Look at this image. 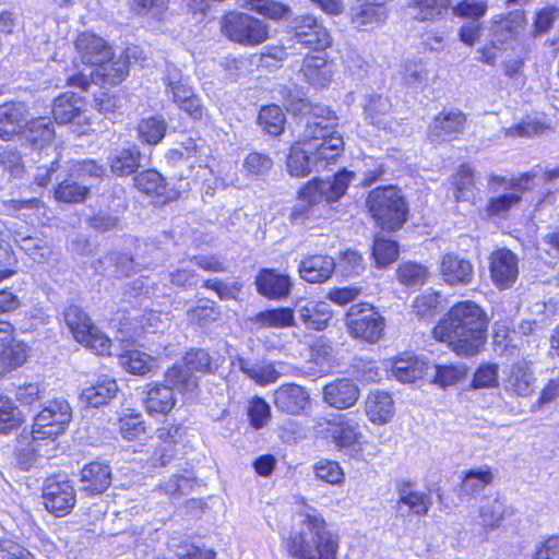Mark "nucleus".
Here are the masks:
<instances>
[{"mask_svg":"<svg viewBox=\"0 0 559 559\" xmlns=\"http://www.w3.org/2000/svg\"><path fill=\"white\" fill-rule=\"evenodd\" d=\"M118 385L114 378L106 374L98 377L95 384L82 391V399L93 407H99L107 404L116 396Z\"/></svg>","mask_w":559,"mask_h":559,"instance_id":"72a5a7b5","label":"nucleus"},{"mask_svg":"<svg viewBox=\"0 0 559 559\" xmlns=\"http://www.w3.org/2000/svg\"><path fill=\"white\" fill-rule=\"evenodd\" d=\"M359 397V389L353 380L337 379L323 388V399L332 407L345 409L353 406Z\"/></svg>","mask_w":559,"mask_h":559,"instance_id":"a878e982","label":"nucleus"},{"mask_svg":"<svg viewBox=\"0 0 559 559\" xmlns=\"http://www.w3.org/2000/svg\"><path fill=\"white\" fill-rule=\"evenodd\" d=\"M403 83L412 88L423 87L428 80V71L426 67L416 60H407L402 68Z\"/></svg>","mask_w":559,"mask_h":559,"instance_id":"052dcab7","label":"nucleus"},{"mask_svg":"<svg viewBox=\"0 0 559 559\" xmlns=\"http://www.w3.org/2000/svg\"><path fill=\"white\" fill-rule=\"evenodd\" d=\"M465 123L466 117L460 110H443L430 123L428 136L432 142L454 139L463 133Z\"/></svg>","mask_w":559,"mask_h":559,"instance_id":"a211bd4d","label":"nucleus"},{"mask_svg":"<svg viewBox=\"0 0 559 559\" xmlns=\"http://www.w3.org/2000/svg\"><path fill=\"white\" fill-rule=\"evenodd\" d=\"M518 275V258L512 251L500 249L491 254L490 276L498 288L507 289L511 287L515 283Z\"/></svg>","mask_w":559,"mask_h":559,"instance_id":"dca6fc26","label":"nucleus"},{"mask_svg":"<svg viewBox=\"0 0 559 559\" xmlns=\"http://www.w3.org/2000/svg\"><path fill=\"white\" fill-rule=\"evenodd\" d=\"M111 171L117 176H129L140 166V152L136 147L116 151L108 158Z\"/></svg>","mask_w":559,"mask_h":559,"instance_id":"ea45409f","label":"nucleus"},{"mask_svg":"<svg viewBox=\"0 0 559 559\" xmlns=\"http://www.w3.org/2000/svg\"><path fill=\"white\" fill-rule=\"evenodd\" d=\"M449 8L450 0H411L408 3L409 14L420 22L441 19Z\"/></svg>","mask_w":559,"mask_h":559,"instance_id":"4c0bfd02","label":"nucleus"},{"mask_svg":"<svg viewBox=\"0 0 559 559\" xmlns=\"http://www.w3.org/2000/svg\"><path fill=\"white\" fill-rule=\"evenodd\" d=\"M428 364L418 356L407 355L393 361L392 373L402 382H414L428 370Z\"/></svg>","mask_w":559,"mask_h":559,"instance_id":"c9c22d12","label":"nucleus"},{"mask_svg":"<svg viewBox=\"0 0 559 559\" xmlns=\"http://www.w3.org/2000/svg\"><path fill=\"white\" fill-rule=\"evenodd\" d=\"M22 424L21 412L13 401L0 393V433H9Z\"/></svg>","mask_w":559,"mask_h":559,"instance_id":"8fccbe9b","label":"nucleus"},{"mask_svg":"<svg viewBox=\"0 0 559 559\" xmlns=\"http://www.w3.org/2000/svg\"><path fill=\"white\" fill-rule=\"evenodd\" d=\"M85 102L75 93L66 92L55 98L52 105V116L57 123L66 124L70 122L80 123L84 118Z\"/></svg>","mask_w":559,"mask_h":559,"instance_id":"393cba45","label":"nucleus"},{"mask_svg":"<svg viewBox=\"0 0 559 559\" xmlns=\"http://www.w3.org/2000/svg\"><path fill=\"white\" fill-rule=\"evenodd\" d=\"M372 255L378 266H386L394 262L399 255L397 242L391 239H384L382 237H376Z\"/></svg>","mask_w":559,"mask_h":559,"instance_id":"bf43d9fd","label":"nucleus"},{"mask_svg":"<svg viewBox=\"0 0 559 559\" xmlns=\"http://www.w3.org/2000/svg\"><path fill=\"white\" fill-rule=\"evenodd\" d=\"M165 382L181 392H192L198 386L197 377L183 365H175L166 371Z\"/></svg>","mask_w":559,"mask_h":559,"instance_id":"37998d69","label":"nucleus"},{"mask_svg":"<svg viewBox=\"0 0 559 559\" xmlns=\"http://www.w3.org/2000/svg\"><path fill=\"white\" fill-rule=\"evenodd\" d=\"M71 418L72 409L66 400L49 401L34 418L33 439H55L66 430Z\"/></svg>","mask_w":559,"mask_h":559,"instance_id":"0eeeda50","label":"nucleus"},{"mask_svg":"<svg viewBox=\"0 0 559 559\" xmlns=\"http://www.w3.org/2000/svg\"><path fill=\"white\" fill-rule=\"evenodd\" d=\"M84 331L85 337L84 340H79V343L95 352L97 355H110L111 340L107 335L95 325Z\"/></svg>","mask_w":559,"mask_h":559,"instance_id":"e2e57ef3","label":"nucleus"},{"mask_svg":"<svg viewBox=\"0 0 559 559\" xmlns=\"http://www.w3.org/2000/svg\"><path fill=\"white\" fill-rule=\"evenodd\" d=\"M283 545L295 559H335L337 537L328 530L326 522L316 510L299 513Z\"/></svg>","mask_w":559,"mask_h":559,"instance_id":"7ed1b4c3","label":"nucleus"},{"mask_svg":"<svg viewBox=\"0 0 559 559\" xmlns=\"http://www.w3.org/2000/svg\"><path fill=\"white\" fill-rule=\"evenodd\" d=\"M296 312L307 329L316 331L324 330L333 316L330 305L324 301L297 302Z\"/></svg>","mask_w":559,"mask_h":559,"instance_id":"bb28decb","label":"nucleus"},{"mask_svg":"<svg viewBox=\"0 0 559 559\" xmlns=\"http://www.w3.org/2000/svg\"><path fill=\"white\" fill-rule=\"evenodd\" d=\"M540 166L534 167L531 171L521 175L520 177L507 178L497 175H490L488 178V189L492 193H498L502 190H511V192L521 193L531 188V182L539 175Z\"/></svg>","mask_w":559,"mask_h":559,"instance_id":"f704fd0d","label":"nucleus"},{"mask_svg":"<svg viewBox=\"0 0 559 559\" xmlns=\"http://www.w3.org/2000/svg\"><path fill=\"white\" fill-rule=\"evenodd\" d=\"M535 382L532 361L516 360L503 371L502 389L511 396H530L535 390Z\"/></svg>","mask_w":559,"mask_h":559,"instance_id":"f8f14e48","label":"nucleus"},{"mask_svg":"<svg viewBox=\"0 0 559 559\" xmlns=\"http://www.w3.org/2000/svg\"><path fill=\"white\" fill-rule=\"evenodd\" d=\"M313 471L318 479L331 485H338L344 480V472L335 461L321 459L313 465Z\"/></svg>","mask_w":559,"mask_h":559,"instance_id":"680f3d73","label":"nucleus"},{"mask_svg":"<svg viewBox=\"0 0 559 559\" xmlns=\"http://www.w3.org/2000/svg\"><path fill=\"white\" fill-rule=\"evenodd\" d=\"M325 437L334 445L347 454L359 450L360 439L359 423L350 414H338L325 421Z\"/></svg>","mask_w":559,"mask_h":559,"instance_id":"9d476101","label":"nucleus"},{"mask_svg":"<svg viewBox=\"0 0 559 559\" xmlns=\"http://www.w3.org/2000/svg\"><path fill=\"white\" fill-rule=\"evenodd\" d=\"M46 509L57 516L71 511L75 503L73 486L66 479L48 478L43 492Z\"/></svg>","mask_w":559,"mask_h":559,"instance_id":"4468645a","label":"nucleus"},{"mask_svg":"<svg viewBox=\"0 0 559 559\" xmlns=\"http://www.w3.org/2000/svg\"><path fill=\"white\" fill-rule=\"evenodd\" d=\"M397 276L403 285L416 287L426 282L428 278V270L421 264L406 262L399 266Z\"/></svg>","mask_w":559,"mask_h":559,"instance_id":"13d9d810","label":"nucleus"},{"mask_svg":"<svg viewBox=\"0 0 559 559\" xmlns=\"http://www.w3.org/2000/svg\"><path fill=\"white\" fill-rule=\"evenodd\" d=\"M350 21L357 28H373L389 16V9L379 0H356L349 10Z\"/></svg>","mask_w":559,"mask_h":559,"instance_id":"f3484780","label":"nucleus"},{"mask_svg":"<svg viewBox=\"0 0 559 559\" xmlns=\"http://www.w3.org/2000/svg\"><path fill=\"white\" fill-rule=\"evenodd\" d=\"M336 263L329 255H310L304 259L298 266L300 277L309 283H322L331 277Z\"/></svg>","mask_w":559,"mask_h":559,"instance_id":"c85d7f7f","label":"nucleus"},{"mask_svg":"<svg viewBox=\"0 0 559 559\" xmlns=\"http://www.w3.org/2000/svg\"><path fill=\"white\" fill-rule=\"evenodd\" d=\"M88 193V187L75 181V179H64L55 191L58 201L66 203H78L85 200Z\"/></svg>","mask_w":559,"mask_h":559,"instance_id":"864d4df0","label":"nucleus"},{"mask_svg":"<svg viewBox=\"0 0 559 559\" xmlns=\"http://www.w3.org/2000/svg\"><path fill=\"white\" fill-rule=\"evenodd\" d=\"M294 31L292 37L294 46L299 45L316 52H322L332 44L326 28L310 15L297 16L294 20Z\"/></svg>","mask_w":559,"mask_h":559,"instance_id":"9b49d317","label":"nucleus"},{"mask_svg":"<svg viewBox=\"0 0 559 559\" xmlns=\"http://www.w3.org/2000/svg\"><path fill=\"white\" fill-rule=\"evenodd\" d=\"M493 480V474L489 468L468 471L461 483V493L465 496L479 495Z\"/></svg>","mask_w":559,"mask_h":559,"instance_id":"c03bdc74","label":"nucleus"},{"mask_svg":"<svg viewBox=\"0 0 559 559\" xmlns=\"http://www.w3.org/2000/svg\"><path fill=\"white\" fill-rule=\"evenodd\" d=\"M526 23L525 12L522 10L495 15L490 20L489 37L495 45H501L507 49L518 39Z\"/></svg>","mask_w":559,"mask_h":559,"instance_id":"ddd939ff","label":"nucleus"},{"mask_svg":"<svg viewBox=\"0 0 559 559\" xmlns=\"http://www.w3.org/2000/svg\"><path fill=\"white\" fill-rule=\"evenodd\" d=\"M366 415L373 424H385L394 414V403L386 392L371 391L365 403Z\"/></svg>","mask_w":559,"mask_h":559,"instance_id":"7c9ffc66","label":"nucleus"},{"mask_svg":"<svg viewBox=\"0 0 559 559\" xmlns=\"http://www.w3.org/2000/svg\"><path fill=\"white\" fill-rule=\"evenodd\" d=\"M240 369L250 379L260 384L275 382L281 374L273 364H250L248 361L240 360Z\"/></svg>","mask_w":559,"mask_h":559,"instance_id":"603ef678","label":"nucleus"},{"mask_svg":"<svg viewBox=\"0 0 559 559\" xmlns=\"http://www.w3.org/2000/svg\"><path fill=\"white\" fill-rule=\"evenodd\" d=\"M111 481L110 465L107 462L93 461L81 469L79 489L90 497L99 496L110 487Z\"/></svg>","mask_w":559,"mask_h":559,"instance_id":"2eb2a0df","label":"nucleus"},{"mask_svg":"<svg viewBox=\"0 0 559 559\" xmlns=\"http://www.w3.org/2000/svg\"><path fill=\"white\" fill-rule=\"evenodd\" d=\"M455 199L457 202L468 201L474 197V170L468 165H461L453 176Z\"/></svg>","mask_w":559,"mask_h":559,"instance_id":"3c124183","label":"nucleus"},{"mask_svg":"<svg viewBox=\"0 0 559 559\" xmlns=\"http://www.w3.org/2000/svg\"><path fill=\"white\" fill-rule=\"evenodd\" d=\"M138 138L140 141L155 145L165 136L167 124L162 116H153L142 119L138 127Z\"/></svg>","mask_w":559,"mask_h":559,"instance_id":"79ce46f5","label":"nucleus"},{"mask_svg":"<svg viewBox=\"0 0 559 559\" xmlns=\"http://www.w3.org/2000/svg\"><path fill=\"white\" fill-rule=\"evenodd\" d=\"M163 81L166 95L169 96L175 104L185 100V98L194 93L189 76L185 75L182 71L175 66H167Z\"/></svg>","mask_w":559,"mask_h":559,"instance_id":"473e14b6","label":"nucleus"},{"mask_svg":"<svg viewBox=\"0 0 559 559\" xmlns=\"http://www.w3.org/2000/svg\"><path fill=\"white\" fill-rule=\"evenodd\" d=\"M369 213L382 229L395 230L406 221L407 206L401 191L393 187L371 190L366 200Z\"/></svg>","mask_w":559,"mask_h":559,"instance_id":"39448f33","label":"nucleus"},{"mask_svg":"<svg viewBox=\"0 0 559 559\" xmlns=\"http://www.w3.org/2000/svg\"><path fill=\"white\" fill-rule=\"evenodd\" d=\"M27 118L26 105L21 102H8L0 105V138L10 140L23 128Z\"/></svg>","mask_w":559,"mask_h":559,"instance_id":"cd10ccee","label":"nucleus"},{"mask_svg":"<svg viewBox=\"0 0 559 559\" xmlns=\"http://www.w3.org/2000/svg\"><path fill=\"white\" fill-rule=\"evenodd\" d=\"M143 400L151 416L167 415L176 404L173 388L166 384H150Z\"/></svg>","mask_w":559,"mask_h":559,"instance_id":"c756f323","label":"nucleus"},{"mask_svg":"<svg viewBox=\"0 0 559 559\" xmlns=\"http://www.w3.org/2000/svg\"><path fill=\"white\" fill-rule=\"evenodd\" d=\"M249 322L251 329H284L295 324L294 310L290 308H276L260 311L253 317H250Z\"/></svg>","mask_w":559,"mask_h":559,"instance_id":"2f4dec72","label":"nucleus"},{"mask_svg":"<svg viewBox=\"0 0 559 559\" xmlns=\"http://www.w3.org/2000/svg\"><path fill=\"white\" fill-rule=\"evenodd\" d=\"M223 34L231 41L253 47L269 38V25L247 13L231 11L221 21Z\"/></svg>","mask_w":559,"mask_h":559,"instance_id":"423d86ee","label":"nucleus"},{"mask_svg":"<svg viewBox=\"0 0 559 559\" xmlns=\"http://www.w3.org/2000/svg\"><path fill=\"white\" fill-rule=\"evenodd\" d=\"M397 493L395 510L400 516L425 515L431 507L430 497L414 490L409 483L399 485Z\"/></svg>","mask_w":559,"mask_h":559,"instance_id":"4be33fe9","label":"nucleus"},{"mask_svg":"<svg viewBox=\"0 0 559 559\" xmlns=\"http://www.w3.org/2000/svg\"><path fill=\"white\" fill-rule=\"evenodd\" d=\"M81 61L93 69L111 56V47L99 36L82 33L75 40Z\"/></svg>","mask_w":559,"mask_h":559,"instance_id":"b1692460","label":"nucleus"},{"mask_svg":"<svg viewBox=\"0 0 559 559\" xmlns=\"http://www.w3.org/2000/svg\"><path fill=\"white\" fill-rule=\"evenodd\" d=\"M134 186L139 191L147 195H163L166 190L164 178L154 169H147L138 174L134 177Z\"/></svg>","mask_w":559,"mask_h":559,"instance_id":"de8ad7c7","label":"nucleus"},{"mask_svg":"<svg viewBox=\"0 0 559 559\" xmlns=\"http://www.w3.org/2000/svg\"><path fill=\"white\" fill-rule=\"evenodd\" d=\"M243 5L251 11H255L273 20L282 19L288 12L286 5L273 0H245Z\"/></svg>","mask_w":559,"mask_h":559,"instance_id":"0e129e2a","label":"nucleus"},{"mask_svg":"<svg viewBox=\"0 0 559 559\" xmlns=\"http://www.w3.org/2000/svg\"><path fill=\"white\" fill-rule=\"evenodd\" d=\"M154 359L138 349L127 350L119 356V365L133 374H145L153 367Z\"/></svg>","mask_w":559,"mask_h":559,"instance_id":"a18cd8bd","label":"nucleus"},{"mask_svg":"<svg viewBox=\"0 0 559 559\" xmlns=\"http://www.w3.org/2000/svg\"><path fill=\"white\" fill-rule=\"evenodd\" d=\"M55 138L53 124L47 117L32 119L27 123V140L36 148H44Z\"/></svg>","mask_w":559,"mask_h":559,"instance_id":"a19ab883","label":"nucleus"},{"mask_svg":"<svg viewBox=\"0 0 559 559\" xmlns=\"http://www.w3.org/2000/svg\"><path fill=\"white\" fill-rule=\"evenodd\" d=\"M346 325L352 336L368 343L378 342L384 331V319L368 304L353 305L346 316Z\"/></svg>","mask_w":559,"mask_h":559,"instance_id":"6e6552de","label":"nucleus"},{"mask_svg":"<svg viewBox=\"0 0 559 559\" xmlns=\"http://www.w3.org/2000/svg\"><path fill=\"white\" fill-rule=\"evenodd\" d=\"M522 197L516 192H506L497 197H491L487 203V212L490 215H503L514 206L519 205Z\"/></svg>","mask_w":559,"mask_h":559,"instance_id":"69168bd1","label":"nucleus"},{"mask_svg":"<svg viewBox=\"0 0 559 559\" xmlns=\"http://www.w3.org/2000/svg\"><path fill=\"white\" fill-rule=\"evenodd\" d=\"M354 173L343 169L338 171L333 179L319 180L314 179L308 182L299 192V203L295 206L293 217L298 221L309 217L312 206L325 201L332 203L342 198L352 179Z\"/></svg>","mask_w":559,"mask_h":559,"instance_id":"20e7f679","label":"nucleus"},{"mask_svg":"<svg viewBox=\"0 0 559 559\" xmlns=\"http://www.w3.org/2000/svg\"><path fill=\"white\" fill-rule=\"evenodd\" d=\"M285 120L283 110L276 105L262 107L258 117L261 128L274 136L283 132Z\"/></svg>","mask_w":559,"mask_h":559,"instance_id":"49530a36","label":"nucleus"},{"mask_svg":"<svg viewBox=\"0 0 559 559\" xmlns=\"http://www.w3.org/2000/svg\"><path fill=\"white\" fill-rule=\"evenodd\" d=\"M392 104L385 96L373 95L365 107L366 119L379 129H391Z\"/></svg>","mask_w":559,"mask_h":559,"instance_id":"e433bc0d","label":"nucleus"},{"mask_svg":"<svg viewBox=\"0 0 559 559\" xmlns=\"http://www.w3.org/2000/svg\"><path fill=\"white\" fill-rule=\"evenodd\" d=\"M25 360L26 346L11 335V340L0 346V376L19 368Z\"/></svg>","mask_w":559,"mask_h":559,"instance_id":"58836bf2","label":"nucleus"},{"mask_svg":"<svg viewBox=\"0 0 559 559\" xmlns=\"http://www.w3.org/2000/svg\"><path fill=\"white\" fill-rule=\"evenodd\" d=\"M299 72L310 85L324 87L332 80L333 66L325 51H318L305 57Z\"/></svg>","mask_w":559,"mask_h":559,"instance_id":"aec40b11","label":"nucleus"},{"mask_svg":"<svg viewBox=\"0 0 559 559\" xmlns=\"http://www.w3.org/2000/svg\"><path fill=\"white\" fill-rule=\"evenodd\" d=\"M443 281L451 286L468 285L474 278V267L471 261L453 253H447L440 262Z\"/></svg>","mask_w":559,"mask_h":559,"instance_id":"5701e85b","label":"nucleus"},{"mask_svg":"<svg viewBox=\"0 0 559 559\" xmlns=\"http://www.w3.org/2000/svg\"><path fill=\"white\" fill-rule=\"evenodd\" d=\"M64 321L76 342L84 340V330H90L94 325L87 314L76 306H70L66 309Z\"/></svg>","mask_w":559,"mask_h":559,"instance_id":"5fc2aeb1","label":"nucleus"},{"mask_svg":"<svg viewBox=\"0 0 559 559\" xmlns=\"http://www.w3.org/2000/svg\"><path fill=\"white\" fill-rule=\"evenodd\" d=\"M255 286L260 295L274 300L288 297L293 283L286 274H281L272 269H262L255 276Z\"/></svg>","mask_w":559,"mask_h":559,"instance_id":"412c9836","label":"nucleus"},{"mask_svg":"<svg viewBox=\"0 0 559 559\" xmlns=\"http://www.w3.org/2000/svg\"><path fill=\"white\" fill-rule=\"evenodd\" d=\"M273 403L280 412L296 416L310 404V396L301 385L286 383L274 391Z\"/></svg>","mask_w":559,"mask_h":559,"instance_id":"6ab92c4d","label":"nucleus"},{"mask_svg":"<svg viewBox=\"0 0 559 559\" xmlns=\"http://www.w3.org/2000/svg\"><path fill=\"white\" fill-rule=\"evenodd\" d=\"M221 317V309L211 300H201L200 304L188 311L189 321L201 326L215 322Z\"/></svg>","mask_w":559,"mask_h":559,"instance_id":"6e6d98bb","label":"nucleus"},{"mask_svg":"<svg viewBox=\"0 0 559 559\" xmlns=\"http://www.w3.org/2000/svg\"><path fill=\"white\" fill-rule=\"evenodd\" d=\"M336 117L326 107L316 106L306 118L301 140L290 147L287 169L292 176L305 177L312 170L325 169L334 163L344 147L336 134Z\"/></svg>","mask_w":559,"mask_h":559,"instance_id":"f257e3e1","label":"nucleus"},{"mask_svg":"<svg viewBox=\"0 0 559 559\" xmlns=\"http://www.w3.org/2000/svg\"><path fill=\"white\" fill-rule=\"evenodd\" d=\"M336 267L345 277L359 275L365 270L364 259L357 251L347 250L340 257Z\"/></svg>","mask_w":559,"mask_h":559,"instance_id":"338daca9","label":"nucleus"},{"mask_svg":"<svg viewBox=\"0 0 559 559\" xmlns=\"http://www.w3.org/2000/svg\"><path fill=\"white\" fill-rule=\"evenodd\" d=\"M119 431L127 441H142L146 436V427L140 414H127L118 420Z\"/></svg>","mask_w":559,"mask_h":559,"instance_id":"09e8293b","label":"nucleus"},{"mask_svg":"<svg viewBox=\"0 0 559 559\" xmlns=\"http://www.w3.org/2000/svg\"><path fill=\"white\" fill-rule=\"evenodd\" d=\"M489 320L485 310L472 300L453 305L435 326L433 336L456 355L472 357L486 342Z\"/></svg>","mask_w":559,"mask_h":559,"instance_id":"f03ea898","label":"nucleus"},{"mask_svg":"<svg viewBox=\"0 0 559 559\" xmlns=\"http://www.w3.org/2000/svg\"><path fill=\"white\" fill-rule=\"evenodd\" d=\"M488 9L486 0H463L453 8V14L459 17L478 21Z\"/></svg>","mask_w":559,"mask_h":559,"instance_id":"774afa93","label":"nucleus"},{"mask_svg":"<svg viewBox=\"0 0 559 559\" xmlns=\"http://www.w3.org/2000/svg\"><path fill=\"white\" fill-rule=\"evenodd\" d=\"M504 503L499 498H493L484 502L479 510L480 524L484 527H498L503 519Z\"/></svg>","mask_w":559,"mask_h":559,"instance_id":"4d7b16f0","label":"nucleus"},{"mask_svg":"<svg viewBox=\"0 0 559 559\" xmlns=\"http://www.w3.org/2000/svg\"><path fill=\"white\" fill-rule=\"evenodd\" d=\"M128 75V61L122 58H114V53L99 62L88 74L83 72L69 75L67 84L80 87L85 91L88 88L92 81L102 85H116L121 83Z\"/></svg>","mask_w":559,"mask_h":559,"instance_id":"1a4fd4ad","label":"nucleus"}]
</instances>
